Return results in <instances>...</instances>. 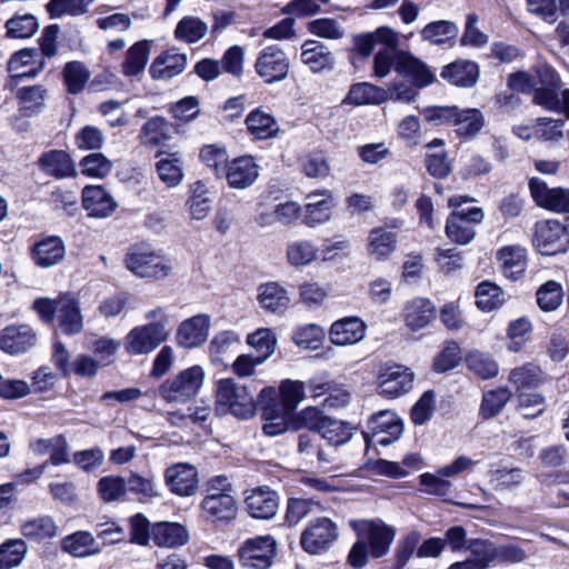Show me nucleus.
<instances>
[{"label": "nucleus", "mask_w": 569, "mask_h": 569, "mask_svg": "<svg viewBox=\"0 0 569 569\" xmlns=\"http://www.w3.org/2000/svg\"><path fill=\"white\" fill-rule=\"evenodd\" d=\"M467 551L478 569H488L497 560V545L488 539L470 538Z\"/></svg>", "instance_id": "43"}, {"label": "nucleus", "mask_w": 569, "mask_h": 569, "mask_svg": "<svg viewBox=\"0 0 569 569\" xmlns=\"http://www.w3.org/2000/svg\"><path fill=\"white\" fill-rule=\"evenodd\" d=\"M62 548L74 557H86L98 550L94 538L91 533L86 531H79L64 538Z\"/></svg>", "instance_id": "59"}, {"label": "nucleus", "mask_w": 569, "mask_h": 569, "mask_svg": "<svg viewBox=\"0 0 569 569\" xmlns=\"http://www.w3.org/2000/svg\"><path fill=\"white\" fill-rule=\"evenodd\" d=\"M396 72L418 89L426 88L436 80L435 73L422 60L405 50L397 52Z\"/></svg>", "instance_id": "15"}, {"label": "nucleus", "mask_w": 569, "mask_h": 569, "mask_svg": "<svg viewBox=\"0 0 569 569\" xmlns=\"http://www.w3.org/2000/svg\"><path fill=\"white\" fill-rule=\"evenodd\" d=\"M140 138L144 144L161 146L170 138V127L163 117L150 118L142 126Z\"/></svg>", "instance_id": "47"}, {"label": "nucleus", "mask_w": 569, "mask_h": 569, "mask_svg": "<svg viewBox=\"0 0 569 569\" xmlns=\"http://www.w3.org/2000/svg\"><path fill=\"white\" fill-rule=\"evenodd\" d=\"M244 503L248 513L254 519H272L279 509V496L267 486L252 489L246 497Z\"/></svg>", "instance_id": "18"}, {"label": "nucleus", "mask_w": 569, "mask_h": 569, "mask_svg": "<svg viewBox=\"0 0 569 569\" xmlns=\"http://www.w3.org/2000/svg\"><path fill=\"white\" fill-rule=\"evenodd\" d=\"M301 61L313 73L332 70L336 63L333 53L325 43L318 40H306L302 43Z\"/></svg>", "instance_id": "28"}, {"label": "nucleus", "mask_w": 569, "mask_h": 569, "mask_svg": "<svg viewBox=\"0 0 569 569\" xmlns=\"http://www.w3.org/2000/svg\"><path fill=\"white\" fill-rule=\"evenodd\" d=\"M46 94L47 91L42 86H31L20 88L17 91L16 97L19 100L24 116L30 117L43 108Z\"/></svg>", "instance_id": "49"}, {"label": "nucleus", "mask_w": 569, "mask_h": 569, "mask_svg": "<svg viewBox=\"0 0 569 569\" xmlns=\"http://www.w3.org/2000/svg\"><path fill=\"white\" fill-rule=\"evenodd\" d=\"M208 31V26L200 19L194 17H184L179 21L174 30V36L178 40L188 43L197 42Z\"/></svg>", "instance_id": "63"}, {"label": "nucleus", "mask_w": 569, "mask_h": 569, "mask_svg": "<svg viewBox=\"0 0 569 569\" xmlns=\"http://www.w3.org/2000/svg\"><path fill=\"white\" fill-rule=\"evenodd\" d=\"M81 172L90 178L103 179L112 170V162L102 153L94 152L86 156L80 161Z\"/></svg>", "instance_id": "62"}, {"label": "nucleus", "mask_w": 569, "mask_h": 569, "mask_svg": "<svg viewBox=\"0 0 569 569\" xmlns=\"http://www.w3.org/2000/svg\"><path fill=\"white\" fill-rule=\"evenodd\" d=\"M190 192L188 204L191 217L197 220L206 218L212 204L210 189L202 181H196L191 184Z\"/></svg>", "instance_id": "44"}, {"label": "nucleus", "mask_w": 569, "mask_h": 569, "mask_svg": "<svg viewBox=\"0 0 569 569\" xmlns=\"http://www.w3.org/2000/svg\"><path fill=\"white\" fill-rule=\"evenodd\" d=\"M152 539L157 546L176 548L189 540L186 528L177 522H160L152 528Z\"/></svg>", "instance_id": "39"}, {"label": "nucleus", "mask_w": 569, "mask_h": 569, "mask_svg": "<svg viewBox=\"0 0 569 569\" xmlns=\"http://www.w3.org/2000/svg\"><path fill=\"white\" fill-rule=\"evenodd\" d=\"M60 330L68 335H77L82 330L83 318L80 312L79 301L70 295L58 298V311L56 315Z\"/></svg>", "instance_id": "29"}, {"label": "nucleus", "mask_w": 569, "mask_h": 569, "mask_svg": "<svg viewBox=\"0 0 569 569\" xmlns=\"http://www.w3.org/2000/svg\"><path fill=\"white\" fill-rule=\"evenodd\" d=\"M459 33L458 26L449 20H438L429 22L420 31L423 41L431 44L441 46L455 40Z\"/></svg>", "instance_id": "42"}, {"label": "nucleus", "mask_w": 569, "mask_h": 569, "mask_svg": "<svg viewBox=\"0 0 569 569\" xmlns=\"http://www.w3.org/2000/svg\"><path fill=\"white\" fill-rule=\"evenodd\" d=\"M254 68L267 83H273L287 77L289 61L287 54L278 46H269L260 52Z\"/></svg>", "instance_id": "14"}, {"label": "nucleus", "mask_w": 569, "mask_h": 569, "mask_svg": "<svg viewBox=\"0 0 569 569\" xmlns=\"http://www.w3.org/2000/svg\"><path fill=\"white\" fill-rule=\"evenodd\" d=\"M483 116L478 109H459L453 126L461 137H473L483 127Z\"/></svg>", "instance_id": "51"}, {"label": "nucleus", "mask_w": 569, "mask_h": 569, "mask_svg": "<svg viewBox=\"0 0 569 569\" xmlns=\"http://www.w3.org/2000/svg\"><path fill=\"white\" fill-rule=\"evenodd\" d=\"M290 301L288 291L278 282L262 283L258 288V302L267 312L281 315L289 308Z\"/></svg>", "instance_id": "32"}, {"label": "nucleus", "mask_w": 569, "mask_h": 569, "mask_svg": "<svg viewBox=\"0 0 569 569\" xmlns=\"http://www.w3.org/2000/svg\"><path fill=\"white\" fill-rule=\"evenodd\" d=\"M169 336L163 322H149L133 328L127 336L126 350L130 355H146L156 350Z\"/></svg>", "instance_id": "11"}, {"label": "nucleus", "mask_w": 569, "mask_h": 569, "mask_svg": "<svg viewBox=\"0 0 569 569\" xmlns=\"http://www.w3.org/2000/svg\"><path fill=\"white\" fill-rule=\"evenodd\" d=\"M231 482L224 476H216V525H229L236 520L239 506Z\"/></svg>", "instance_id": "20"}, {"label": "nucleus", "mask_w": 569, "mask_h": 569, "mask_svg": "<svg viewBox=\"0 0 569 569\" xmlns=\"http://www.w3.org/2000/svg\"><path fill=\"white\" fill-rule=\"evenodd\" d=\"M216 412L229 411L237 418L249 419L256 412L253 395L233 379H221L216 390Z\"/></svg>", "instance_id": "1"}, {"label": "nucleus", "mask_w": 569, "mask_h": 569, "mask_svg": "<svg viewBox=\"0 0 569 569\" xmlns=\"http://www.w3.org/2000/svg\"><path fill=\"white\" fill-rule=\"evenodd\" d=\"M309 387L313 392L312 397L326 396L321 403L328 408L345 407L350 400V395L345 389L337 388L331 382L316 383L310 381Z\"/></svg>", "instance_id": "46"}, {"label": "nucleus", "mask_w": 569, "mask_h": 569, "mask_svg": "<svg viewBox=\"0 0 569 569\" xmlns=\"http://www.w3.org/2000/svg\"><path fill=\"white\" fill-rule=\"evenodd\" d=\"M436 317V306L427 298H415L405 305L403 320L406 326L412 331L426 328Z\"/></svg>", "instance_id": "27"}, {"label": "nucleus", "mask_w": 569, "mask_h": 569, "mask_svg": "<svg viewBox=\"0 0 569 569\" xmlns=\"http://www.w3.org/2000/svg\"><path fill=\"white\" fill-rule=\"evenodd\" d=\"M124 263L128 270L140 278L161 279L171 271L169 261L148 246L131 247Z\"/></svg>", "instance_id": "3"}, {"label": "nucleus", "mask_w": 569, "mask_h": 569, "mask_svg": "<svg viewBox=\"0 0 569 569\" xmlns=\"http://www.w3.org/2000/svg\"><path fill=\"white\" fill-rule=\"evenodd\" d=\"M259 176V166L250 156L233 159L226 166V179L233 189H247Z\"/></svg>", "instance_id": "23"}, {"label": "nucleus", "mask_w": 569, "mask_h": 569, "mask_svg": "<svg viewBox=\"0 0 569 569\" xmlns=\"http://www.w3.org/2000/svg\"><path fill=\"white\" fill-rule=\"evenodd\" d=\"M27 552L23 540H8L0 546V568L11 569L21 563Z\"/></svg>", "instance_id": "64"}, {"label": "nucleus", "mask_w": 569, "mask_h": 569, "mask_svg": "<svg viewBox=\"0 0 569 569\" xmlns=\"http://www.w3.org/2000/svg\"><path fill=\"white\" fill-rule=\"evenodd\" d=\"M162 157L156 163V170L159 179L168 187H178L183 180L182 160L178 152L166 153L158 152L157 158Z\"/></svg>", "instance_id": "37"}, {"label": "nucleus", "mask_w": 569, "mask_h": 569, "mask_svg": "<svg viewBox=\"0 0 569 569\" xmlns=\"http://www.w3.org/2000/svg\"><path fill=\"white\" fill-rule=\"evenodd\" d=\"M443 80L460 88H472L479 80L480 70L477 62L458 59L445 66L440 72Z\"/></svg>", "instance_id": "25"}, {"label": "nucleus", "mask_w": 569, "mask_h": 569, "mask_svg": "<svg viewBox=\"0 0 569 569\" xmlns=\"http://www.w3.org/2000/svg\"><path fill=\"white\" fill-rule=\"evenodd\" d=\"M539 79L542 87L533 89V103L548 111L561 112L562 102L559 97L560 80L558 74L552 69L545 68L542 71H539Z\"/></svg>", "instance_id": "19"}, {"label": "nucleus", "mask_w": 569, "mask_h": 569, "mask_svg": "<svg viewBox=\"0 0 569 569\" xmlns=\"http://www.w3.org/2000/svg\"><path fill=\"white\" fill-rule=\"evenodd\" d=\"M509 381L518 389L536 388L543 382L540 368L532 363L517 367L510 371Z\"/></svg>", "instance_id": "50"}, {"label": "nucleus", "mask_w": 569, "mask_h": 569, "mask_svg": "<svg viewBox=\"0 0 569 569\" xmlns=\"http://www.w3.org/2000/svg\"><path fill=\"white\" fill-rule=\"evenodd\" d=\"M366 329L359 317H346L331 325L329 338L336 346L355 345L365 338Z\"/></svg>", "instance_id": "26"}, {"label": "nucleus", "mask_w": 569, "mask_h": 569, "mask_svg": "<svg viewBox=\"0 0 569 569\" xmlns=\"http://www.w3.org/2000/svg\"><path fill=\"white\" fill-rule=\"evenodd\" d=\"M34 48H26L14 52L8 61V71L11 73V86H16L18 80L23 78H34L44 68L43 59Z\"/></svg>", "instance_id": "17"}, {"label": "nucleus", "mask_w": 569, "mask_h": 569, "mask_svg": "<svg viewBox=\"0 0 569 569\" xmlns=\"http://www.w3.org/2000/svg\"><path fill=\"white\" fill-rule=\"evenodd\" d=\"M321 440L318 431L308 428L307 431L298 436L297 452L307 463L326 468L333 461V458L322 448Z\"/></svg>", "instance_id": "21"}, {"label": "nucleus", "mask_w": 569, "mask_h": 569, "mask_svg": "<svg viewBox=\"0 0 569 569\" xmlns=\"http://www.w3.org/2000/svg\"><path fill=\"white\" fill-rule=\"evenodd\" d=\"M503 274L517 280L523 274L527 267L526 250L519 246L503 247L498 251Z\"/></svg>", "instance_id": "40"}, {"label": "nucleus", "mask_w": 569, "mask_h": 569, "mask_svg": "<svg viewBox=\"0 0 569 569\" xmlns=\"http://www.w3.org/2000/svg\"><path fill=\"white\" fill-rule=\"evenodd\" d=\"M511 398V391L508 388H497L483 393L480 406V413L485 419L496 417L501 412Z\"/></svg>", "instance_id": "55"}, {"label": "nucleus", "mask_w": 569, "mask_h": 569, "mask_svg": "<svg viewBox=\"0 0 569 569\" xmlns=\"http://www.w3.org/2000/svg\"><path fill=\"white\" fill-rule=\"evenodd\" d=\"M31 253L32 260L38 267L50 268L64 258L66 247L61 238L48 237L37 242Z\"/></svg>", "instance_id": "33"}, {"label": "nucleus", "mask_w": 569, "mask_h": 569, "mask_svg": "<svg viewBox=\"0 0 569 569\" xmlns=\"http://www.w3.org/2000/svg\"><path fill=\"white\" fill-rule=\"evenodd\" d=\"M277 543L271 536L247 539L238 549L239 561L243 567L269 569L273 562Z\"/></svg>", "instance_id": "9"}, {"label": "nucleus", "mask_w": 569, "mask_h": 569, "mask_svg": "<svg viewBox=\"0 0 569 569\" xmlns=\"http://www.w3.org/2000/svg\"><path fill=\"white\" fill-rule=\"evenodd\" d=\"M246 124L248 131L260 140L273 138L279 132L276 119L260 108L252 110L247 116Z\"/></svg>", "instance_id": "41"}, {"label": "nucleus", "mask_w": 569, "mask_h": 569, "mask_svg": "<svg viewBox=\"0 0 569 569\" xmlns=\"http://www.w3.org/2000/svg\"><path fill=\"white\" fill-rule=\"evenodd\" d=\"M355 529L358 538L365 540L373 559L385 557L396 537L395 528L381 520H363Z\"/></svg>", "instance_id": "10"}, {"label": "nucleus", "mask_w": 569, "mask_h": 569, "mask_svg": "<svg viewBox=\"0 0 569 569\" xmlns=\"http://www.w3.org/2000/svg\"><path fill=\"white\" fill-rule=\"evenodd\" d=\"M127 491L134 495L140 502H148L159 496L154 478L136 472H131L127 479Z\"/></svg>", "instance_id": "48"}, {"label": "nucleus", "mask_w": 569, "mask_h": 569, "mask_svg": "<svg viewBox=\"0 0 569 569\" xmlns=\"http://www.w3.org/2000/svg\"><path fill=\"white\" fill-rule=\"evenodd\" d=\"M338 526L327 517H319L309 521L301 533V548L310 555H320L327 551L338 539Z\"/></svg>", "instance_id": "7"}, {"label": "nucleus", "mask_w": 569, "mask_h": 569, "mask_svg": "<svg viewBox=\"0 0 569 569\" xmlns=\"http://www.w3.org/2000/svg\"><path fill=\"white\" fill-rule=\"evenodd\" d=\"M309 202L306 204L303 222L309 227L323 223L330 219L332 209V197L328 190L311 192L307 196Z\"/></svg>", "instance_id": "34"}, {"label": "nucleus", "mask_w": 569, "mask_h": 569, "mask_svg": "<svg viewBox=\"0 0 569 569\" xmlns=\"http://www.w3.org/2000/svg\"><path fill=\"white\" fill-rule=\"evenodd\" d=\"M483 217L482 209L477 207L451 212L446 222L447 237L458 244H468L476 236L475 224L480 223Z\"/></svg>", "instance_id": "12"}, {"label": "nucleus", "mask_w": 569, "mask_h": 569, "mask_svg": "<svg viewBox=\"0 0 569 569\" xmlns=\"http://www.w3.org/2000/svg\"><path fill=\"white\" fill-rule=\"evenodd\" d=\"M566 223L558 220H545L536 223L532 243L543 256L566 252L569 246V217Z\"/></svg>", "instance_id": "5"}, {"label": "nucleus", "mask_w": 569, "mask_h": 569, "mask_svg": "<svg viewBox=\"0 0 569 569\" xmlns=\"http://www.w3.org/2000/svg\"><path fill=\"white\" fill-rule=\"evenodd\" d=\"M389 100L388 91L369 82H361L351 86L343 99L345 104H381Z\"/></svg>", "instance_id": "35"}, {"label": "nucleus", "mask_w": 569, "mask_h": 569, "mask_svg": "<svg viewBox=\"0 0 569 569\" xmlns=\"http://www.w3.org/2000/svg\"><path fill=\"white\" fill-rule=\"evenodd\" d=\"M466 365L470 371L483 380L491 379L499 372L498 363L489 355L478 350L467 355Z\"/></svg>", "instance_id": "54"}, {"label": "nucleus", "mask_w": 569, "mask_h": 569, "mask_svg": "<svg viewBox=\"0 0 569 569\" xmlns=\"http://www.w3.org/2000/svg\"><path fill=\"white\" fill-rule=\"evenodd\" d=\"M210 318L199 315L184 320L178 328L177 341L183 348H194L207 340Z\"/></svg>", "instance_id": "30"}, {"label": "nucleus", "mask_w": 569, "mask_h": 569, "mask_svg": "<svg viewBox=\"0 0 569 569\" xmlns=\"http://www.w3.org/2000/svg\"><path fill=\"white\" fill-rule=\"evenodd\" d=\"M63 78L69 93L81 92L90 79V72L82 62L71 61L63 68Z\"/></svg>", "instance_id": "57"}, {"label": "nucleus", "mask_w": 569, "mask_h": 569, "mask_svg": "<svg viewBox=\"0 0 569 569\" xmlns=\"http://www.w3.org/2000/svg\"><path fill=\"white\" fill-rule=\"evenodd\" d=\"M21 532L28 539L41 541L54 537L57 526L51 517L43 516L23 522Z\"/></svg>", "instance_id": "52"}, {"label": "nucleus", "mask_w": 569, "mask_h": 569, "mask_svg": "<svg viewBox=\"0 0 569 569\" xmlns=\"http://www.w3.org/2000/svg\"><path fill=\"white\" fill-rule=\"evenodd\" d=\"M413 372L402 365L380 368L377 376V393L386 399H397L413 387Z\"/></svg>", "instance_id": "8"}, {"label": "nucleus", "mask_w": 569, "mask_h": 569, "mask_svg": "<svg viewBox=\"0 0 569 569\" xmlns=\"http://www.w3.org/2000/svg\"><path fill=\"white\" fill-rule=\"evenodd\" d=\"M40 169L56 179L70 177L74 173L73 162L70 156L62 150H51L44 152L39 158Z\"/></svg>", "instance_id": "36"}, {"label": "nucleus", "mask_w": 569, "mask_h": 569, "mask_svg": "<svg viewBox=\"0 0 569 569\" xmlns=\"http://www.w3.org/2000/svg\"><path fill=\"white\" fill-rule=\"evenodd\" d=\"M476 298L478 308L489 312L505 303L506 293L497 284L490 281H482L477 286Z\"/></svg>", "instance_id": "45"}, {"label": "nucleus", "mask_w": 569, "mask_h": 569, "mask_svg": "<svg viewBox=\"0 0 569 569\" xmlns=\"http://www.w3.org/2000/svg\"><path fill=\"white\" fill-rule=\"evenodd\" d=\"M164 481L170 491L177 496L189 497L198 489V473L192 465L180 462L168 467Z\"/></svg>", "instance_id": "16"}, {"label": "nucleus", "mask_w": 569, "mask_h": 569, "mask_svg": "<svg viewBox=\"0 0 569 569\" xmlns=\"http://www.w3.org/2000/svg\"><path fill=\"white\" fill-rule=\"evenodd\" d=\"M301 417L307 428L318 431L330 446H343L352 438L355 428L349 422L323 416L317 408L305 409Z\"/></svg>", "instance_id": "2"}, {"label": "nucleus", "mask_w": 569, "mask_h": 569, "mask_svg": "<svg viewBox=\"0 0 569 569\" xmlns=\"http://www.w3.org/2000/svg\"><path fill=\"white\" fill-rule=\"evenodd\" d=\"M204 379L201 367L193 366L166 380L159 388L160 396L168 402L184 403L199 392Z\"/></svg>", "instance_id": "6"}, {"label": "nucleus", "mask_w": 569, "mask_h": 569, "mask_svg": "<svg viewBox=\"0 0 569 569\" xmlns=\"http://www.w3.org/2000/svg\"><path fill=\"white\" fill-rule=\"evenodd\" d=\"M352 42L356 51L363 58H368L376 44H382L389 48H398L399 34L392 28L382 26L372 32L358 33L352 36Z\"/></svg>", "instance_id": "22"}, {"label": "nucleus", "mask_w": 569, "mask_h": 569, "mask_svg": "<svg viewBox=\"0 0 569 569\" xmlns=\"http://www.w3.org/2000/svg\"><path fill=\"white\" fill-rule=\"evenodd\" d=\"M421 536L418 531H410L401 537L393 550V569H403L418 548Z\"/></svg>", "instance_id": "56"}, {"label": "nucleus", "mask_w": 569, "mask_h": 569, "mask_svg": "<svg viewBox=\"0 0 569 569\" xmlns=\"http://www.w3.org/2000/svg\"><path fill=\"white\" fill-rule=\"evenodd\" d=\"M396 248V234L383 228H376L369 236V252L377 259L388 257Z\"/></svg>", "instance_id": "58"}, {"label": "nucleus", "mask_w": 569, "mask_h": 569, "mask_svg": "<svg viewBox=\"0 0 569 569\" xmlns=\"http://www.w3.org/2000/svg\"><path fill=\"white\" fill-rule=\"evenodd\" d=\"M6 28L8 38L26 39L38 31L39 22L33 14H16L6 22Z\"/></svg>", "instance_id": "53"}, {"label": "nucleus", "mask_w": 569, "mask_h": 569, "mask_svg": "<svg viewBox=\"0 0 569 569\" xmlns=\"http://www.w3.org/2000/svg\"><path fill=\"white\" fill-rule=\"evenodd\" d=\"M280 409L292 413L305 396V385L301 381L286 380L280 385Z\"/></svg>", "instance_id": "60"}, {"label": "nucleus", "mask_w": 569, "mask_h": 569, "mask_svg": "<svg viewBox=\"0 0 569 569\" xmlns=\"http://www.w3.org/2000/svg\"><path fill=\"white\" fill-rule=\"evenodd\" d=\"M537 303L543 311H553L562 302L563 289L555 280H549L537 290Z\"/></svg>", "instance_id": "61"}, {"label": "nucleus", "mask_w": 569, "mask_h": 569, "mask_svg": "<svg viewBox=\"0 0 569 569\" xmlns=\"http://www.w3.org/2000/svg\"><path fill=\"white\" fill-rule=\"evenodd\" d=\"M82 206L89 216L104 218L116 209L112 197L100 186H87L82 190Z\"/></svg>", "instance_id": "31"}, {"label": "nucleus", "mask_w": 569, "mask_h": 569, "mask_svg": "<svg viewBox=\"0 0 569 569\" xmlns=\"http://www.w3.org/2000/svg\"><path fill=\"white\" fill-rule=\"evenodd\" d=\"M402 432L401 418L392 410H380L369 417L362 436L367 446L372 443L387 447L399 440Z\"/></svg>", "instance_id": "4"}, {"label": "nucleus", "mask_w": 569, "mask_h": 569, "mask_svg": "<svg viewBox=\"0 0 569 569\" xmlns=\"http://www.w3.org/2000/svg\"><path fill=\"white\" fill-rule=\"evenodd\" d=\"M38 343V332L27 323L10 325L0 332V349L11 356L32 350Z\"/></svg>", "instance_id": "13"}, {"label": "nucleus", "mask_w": 569, "mask_h": 569, "mask_svg": "<svg viewBox=\"0 0 569 569\" xmlns=\"http://www.w3.org/2000/svg\"><path fill=\"white\" fill-rule=\"evenodd\" d=\"M151 41L140 40L134 42L126 52L121 63L122 73L126 77H138L143 73L149 60Z\"/></svg>", "instance_id": "38"}, {"label": "nucleus", "mask_w": 569, "mask_h": 569, "mask_svg": "<svg viewBox=\"0 0 569 569\" xmlns=\"http://www.w3.org/2000/svg\"><path fill=\"white\" fill-rule=\"evenodd\" d=\"M187 66V56L177 49H169L157 56L149 68L153 80H170L182 73Z\"/></svg>", "instance_id": "24"}]
</instances>
